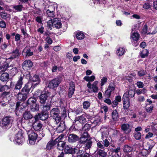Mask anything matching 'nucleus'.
<instances>
[{"mask_svg":"<svg viewBox=\"0 0 157 157\" xmlns=\"http://www.w3.org/2000/svg\"><path fill=\"white\" fill-rule=\"evenodd\" d=\"M88 135V133L86 132L84 133L83 136L80 138L79 142L81 144H85L84 148L85 150H87L90 148L92 145V141L88 140V137L86 136Z\"/></svg>","mask_w":157,"mask_h":157,"instance_id":"nucleus-1","label":"nucleus"},{"mask_svg":"<svg viewBox=\"0 0 157 157\" xmlns=\"http://www.w3.org/2000/svg\"><path fill=\"white\" fill-rule=\"evenodd\" d=\"M29 129L27 128L26 131L29 137V143L33 145L35 144L38 135L33 130Z\"/></svg>","mask_w":157,"mask_h":157,"instance_id":"nucleus-2","label":"nucleus"},{"mask_svg":"<svg viewBox=\"0 0 157 157\" xmlns=\"http://www.w3.org/2000/svg\"><path fill=\"white\" fill-rule=\"evenodd\" d=\"M13 121V118L11 117L7 116L2 119L0 125L3 128H9L11 123Z\"/></svg>","mask_w":157,"mask_h":157,"instance_id":"nucleus-3","label":"nucleus"},{"mask_svg":"<svg viewBox=\"0 0 157 157\" xmlns=\"http://www.w3.org/2000/svg\"><path fill=\"white\" fill-rule=\"evenodd\" d=\"M24 140V138L23 136V132L22 131L19 130L16 135L13 142L16 144H21L23 143Z\"/></svg>","mask_w":157,"mask_h":157,"instance_id":"nucleus-4","label":"nucleus"},{"mask_svg":"<svg viewBox=\"0 0 157 157\" xmlns=\"http://www.w3.org/2000/svg\"><path fill=\"white\" fill-rule=\"evenodd\" d=\"M154 145V143L151 141L147 143L144 147V149L142 151V153L144 156H146L151 151L152 148Z\"/></svg>","mask_w":157,"mask_h":157,"instance_id":"nucleus-5","label":"nucleus"},{"mask_svg":"<svg viewBox=\"0 0 157 157\" xmlns=\"http://www.w3.org/2000/svg\"><path fill=\"white\" fill-rule=\"evenodd\" d=\"M98 83V82L97 81L94 82L91 85V83L89 82L87 85L88 87L87 90L89 93H97L98 91V87L97 86V85Z\"/></svg>","mask_w":157,"mask_h":157,"instance_id":"nucleus-6","label":"nucleus"},{"mask_svg":"<svg viewBox=\"0 0 157 157\" xmlns=\"http://www.w3.org/2000/svg\"><path fill=\"white\" fill-rule=\"evenodd\" d=\"M5 59L2 58L0 56V64L1 66L0 67V74H1L2 72L5 71L8 68H10L9 64L8 63L6 62Z\"/></svg>","mask_w":157,"mask_h":157,"instance_id":"nucleus-7","label":"nucleus"},{"mask_svg":"<svg viewBox=\"0 0 157 157\" xmlns=\"http://www.w3.org/2000/svg\"><path fill=\"white\" fill-rule=\"evenodd\" d=\"M92 117L87 114H84L78 117L77 118V121H79L80 123L83 124L86 122V119H90Z\"/></svg>","mask_w":157,"mask_h":157,"instance_id":"nucleus-8","label":"nucleus"},{"mask_svg":"<svg viewBox=\"0 0 157 157\" xmlns=\"http://www.w3.org/2000/svg\"><path fill=\"white\" fill-rule=\"evenodd\" d=\"M60 82L59 78H56L49 82L48 86L50 88L53 89L58 87Z\"/></svg>","mask_w":157,"mask_h":157,"instance_id":"nucleus-9","label":"nucleus"},{"mask_svg":"<svg viewBox=\"0 0 157 157\" xmlns=\"http://www.w3.org/2000/svg\"><path fill=\"white\" fill-rule=\"evenodd\" d=\"M33 65V63L30 60H27L23 62L22 66L24 69L29 70L32 68Z\"/></svg>","mask_w":157,"mask_h":157,"instance_id":"nucleus-10","label":"nucleus"},{"mask_svg":"<svg viewBox=\"0 0 157 157\" xmlns=\"http://www.w3.org/2000/svg\"><path fill=\"white\" fill-rule=\"evenodd\" d=\"M61 137V136H58V137L55 140H51L49 141L47 144L46 149L48 150H50L52 149L54 146L57 144V142L59 141V139H60V138H62Z\"/></svg>","mask_w":157,"mask_h":157,"instance_id":"nucleus-11","label":"nucleus"},{"mask_svg":"<svg viewBox=\"0 0 157 157\" xmlns=\"http://www.w3.org/2000/svg\"><path fill=\"white\" fill-rule=\"evenodd\" d=\"M75 90V84L73 82H71L69 85L68 96L71 98L74 93Z\"/></svg>","mask_w":157,"mask_h":157,"instance_id":"nucleus-12","label":"nucleus"},{"mask_svg":"<svg viewBox=\"0 0 157 157\" xmlns=\"http://www.w3.org/2000/svg\"><path fill=\"white\" fill-rule=\"evenodd\" d=\"M127 96V94H124L123 97V107L124 109H127L130 106L129 98Z\"/></svg>","mask_w":157,"mask_h":157,"instance_id":"nucleus-13","label":"nucleus"},{"mask_svg":"<svg viewBox=\"0 0 157 157\" xmlns=\"http://www.w3.org/2000/svg\"><path fill=\"white\" fill-rule=\"evenodd\" d=\"M121 129L124 133L127 134L131 132L132 128L128 124L126 123L122 125Z\"/></svg>","mask_w":157,"mask_h":157,"instance_id":"nucleus-14","label":"nucleus"},{"mask_svg":"<svg viewBox=\"0 0 157 157\" xmlns=\"http://www.w3.org/2000/svg\"><path fill=\"white\" fill-rule=\"evenodd\" d=\"M59 136H61L62 138L59 139V141L57 142V148L58 149L60 150H63L64 147L65 146V143L64 142L61 141V140L63 139V137L64 136L63 135H61Z\"/></svg>","mask_w":157,"mask_h":157,"instance_id":"nucleus-15","label":"nucleus"},{"mask_svg":"<svg viewBox=\"0 0 157 157\" xmlns=\"http://www.w3.org/2000/svg\"><path fill=\"white\" fill-rule=\"evenodd\" d=\"M64 151L67 154H73L77 153L78 151V149L75 148L73 149L68 146L67 145L65 146Z\"/></svg>","mask_w":157,"mask_h":157,"instance_id":"nucleus-16","label":"nucleus"},{"mask_svg":"<svg viewBox=\"0 0 157 157\" xmlns=\"http://www.w3.org/2000/svg\"><path fill=\"white\" fill-rule=\"evenodd\" d=\"M33 86L30 82H28L27 84H25L24 87L22 89V92H24L28 95L29 94L31 88Z\"/></svg>","mask_w":157,"mask_h":157,"instance_id":"nucleus-17","label":"nucleus"},{"mask_svg":"<svg viewBox=\"0 0 157 157\" xmlns=\"http://www.w3.org/2000/svg\"><path fill=\"white\" fill-rule=\"evenodd\" d=\"M50 113L51 117H55L60 114V111L57 108H54L50 110Z\"/></svg>","mask_w":157,"mask_h":157,"instance_id":"nucleus-18","label":"nucleus"},{"mask_svg":"<svg viewBox=\"0 0 157 157\" xmlns=\"http://www.w3.org/2000/svg\"><path fill=\"white\" fill-rule=\"evenodd\" d=\"M40 79L37 75H35L33 77L32 80H30L29 82H31L32 85L35 86V85L39 84L40 82Z\"/></svg>","mask_w":157,"mask_h":157,"instance_id":"nucleus-19","label":"nucleus"},{"mask_svg":"<svg viewBox=\"0 0 157 157\" xmlns=\"http://www.w3.org/2000/svg\"><path fill=\"white\" fill-rule=\"evenodd\" d=\"M53 26L59 29L62 27L61 21L58 18H55L53 19Z\"/></svg>","mask_w":157,"mask_h":157,"instance_id":"nucleus-20","label":"nucleus"},{"mask_svg":"<svg viewBox=\"0 0 157 157\" xmlns=\"http://www.w3.org/2000/svg\"><path fill=\"white\" fill-rule=\"evenodd\" d=\"M20 55L19 49L17 48L15 50H13L11 53V55L10 59H14L18 58Z\"/></svg>","mask_w":157,"mask_h":157,"instance_id":"nucleus-21","label":"nucleus"},{"mask_svg":"<svg viewBox=\"0 0 157 157\" xmlns=\"http://www.w3.org/2000/svg\"><path fill=\"white\" fill-rule=\"evenodd\" d=\"M48 92H47L42 93L40 96V102L41 104L44 103L46 101L48 97Z\"/></svg>","mask_w":157,"mask_h":157,"instance_id":"nucleus-22","label":"nucleus"},{"mask_svg":"<svg viewBox=\"0 0 157 157\" xmlns=\"http://www.w3.org/2000/svg\"><path fill=\"white\" fill-rule=\"evenodd\" d=\"M48 112L45 111H42L41 113H39L37 116V117L41 120H45L48 117Z\"/></svg>","mask_w":157,"mask_h":157,"instance_id":"nucleus-23","label":"nucleus"},{"mask_svg":"<svg viewBox=\"0 0 157 157\" xmlns=\"http://www.w3.org/2000/svg\"><path fill=\"white\" fill-rule=\"evenodd\" d=\"M140 36V34L137 32H132L130 38L132 41H137L139 40Z\"/></svg>","mask_w":157,"mask_h":157,"instance_id":"nucleus-24","label":"nucleus"},{"mask_svg":"<svg viewBox=\"0 0 157 157\" xmlns=\"http://www.w3.org/2000/svg\"><path fill=\"white\" fill-rule=\"evenodd\" d=\"M42 127V124L38 122L35 121L33 124V127L36 131L40 130Z\"/></svg>","mask_w":157,"mask_h":157,"instance_id":"nucleus-25","label":"nucleus"},{"mask_svg":"<svg viewBox=\"0 0 157 157\" xmlns=\"http://www.w3.org/2000/svg\"><path fill=\"white\" fill-rule=\"evenodd\" d=\"M78 138L77 136L74 134H70L68 136V141L70 143H74L77 141Z\"/></svg>","mask_w":157,"mask_h":157,"instance_id":"nucleus-26","label":"nucleus"},{"mask_svg":"<svg viewBox=\"0 0 157 157\" xmlns=\"http://www.w3.org/2000/svg\"><path fill=\"white\" fill-rule=\"evenodd\" d=\"M27 95L24 92H19L17 95V98L20 101H25L27 98Z\"/></svg>","mask_w":157,"mask_h":157,"instance_id":"nucleus-27","label":"nucleus"},{"mask_svg":"<svg viewBox=\"0 0 157 157\" xmlns=\"http://www.w3.org/2000/svg\"><path fill=\"white\" fill-rule=\"evenodd\" d=\"M22 79L23 78L22 77H21L19 79L15 85V87L14 90V91L17 90H20L23 84Z\"/></svg>","mask_w":157,"mask_h":157,"instance_id":"nucleus-28","label":"nucleus"},{"mask_svg":"<svg viewBox=\"0 0 157 157\" xmlns=\"http://www.w3.org/2000/svg\"><path fill=\"white\" fill-rule=\"evenodd\" d=\"M9 78V75L7 73L2 74L0 76L1 80L3 82L7 81Z\"/></svg>","mask_w":157,"mask_h":157,"instance_id":"nucleus-29","label":"nucleus"},{"mask_svg":"<svg viewBox=\"0 0 157 157\" xmlns=\"http://www.w3.org/2000/svg\"><path fill=\"white\" fill-rule=\"evenodd\" d=\"M2 18L7 20H9L10 18V15L4 12H2L0 13Z\"/></svg>","mask_w":157,"mask_h":157,"instance_id":"nucleus-30","label":"nucleus"},{"mask_svg":"<svg viewBox=\"0 0 157 157\" xmlns=\"http://www.w3.org/2000/svg\"><path fill=\"white\" fill-rule=\"evenodd\" d=\"M116 53L118 56H121L125 53V49L120 47L118 48L116 51Z\"/></svg>","mask_w":157,"mask_h":157,"instance_id":"nucleus-31","label":"nucleus"},{"mask_svg":"<svg viewBox=\"0 0 157 157\" xmlns=\"http://www.w3.org/2000/svg\"><path fill=\"white\" fill-rule=\"evenodd\" d=\"M112 117L114 121L117 120L119 118V115L117 113V111L115 109L112 113Z\"/></svg>","mask_w":157,"mask_h":157,"instance_id":"nucleus-32","label":"nucleus"},{"mask_svg":"<svg viewBox=\"0 0 157 157\" xmlns=\"http://www.w3.org/2000/svg\"><path fill=\"white\" fill-rule=\"evenodd\" d=\"M124 94H127V97L128 98V97H133L134 96L135 93L134 90L130 89L128 92H126Z\"/></svg>","mask_w":157,"mask_h":157,"instance_id":"nucleus-33","label":"nucleus"},{"mask_svg":"<svg viewBox=\"0 0 157 157\" xmlns=\"http://www.w3.org/2000/svg\"><path fill=\"white\" fill-rule=\"evenodd\" d=\"M43 104V111H46L49 110L50 109L51 105L49 103H45V102Z\"/></svg>","mask_w":157,"mask_h":157,"instance_id":"nucleus-34","label":"nucleus"},{"mask_svg":"<svg viewBox=\"0 0 157 157\" xmlns=\"http://www.w3.org/2000/svg\"><path fill=\"white\" fill-rule=\"evenodd\" d=\"M30 109L32 112L37 111L39 110V105L37 104H33L31 106Z\"/></svg>","mask_w":157,"mask_h":157,"instance_id":"nucleus-35","label":"nucleus"},{"mask_svg":"<svg viewBox=\"0 0 157 157\" xmlns=\"http://www.w3.org/2000/svg\"><path fill=\"white\" fill-rule=\"evenodd\" d=\"M152 2L150 0L147 1L144 4L143 8L145 9H148L151 7Z\"/></svg>","mask_w":157,"mask_h":157,"instance_id":"nucleus-36","label":"nucleus"},{"mask_svg":"<svg viewBox=\"0 0 157 157\" xmlns=\"http://www.w3.org/2000/svg\"><path fill=\"white\" fill-rule=\"evenodd\" d=\"M25 53V54L26 56H31L33 55V52H30V49L25 48L23 50L22 52V54Z\"/></svg>","mask_w":157,"mask_h":157,"instance_id":"nucleus-37","label":"nucleus"},{"mask_svg":"<svg viewBox=\"0 0 157 157\" xmlns=\"http://www.w3.org/2000/svg\"><path fill=\"white\" fill-rule=\"evenodd\" d=\"M32 117V115L29 112H25L23 114V117L25 120H28Z\"/></svg>","mask_w":157,"mask_h":157,"instance_id":"nucleus-38","label":"nucleus"},{"mask_svg":"<svg viewBox=\"0 0 157 157\" xmlns=\"http://www.w3.org/2000/svg\"><path fill=\"white\" fill-rule=\"evenodd\" d=\"M149 53L147 49H144L140 53L141 57L142 58H144L147 57Z\"/></svg>","mask_w":157,"mask_h":157,"instance_id":"nucleus-39","label":"nucleus"},{"mask_svg":"<svg viewBox=\"0 0 157 157\" xmlns=\"http://www.w3.org/2000/svg\"><path fill=\"white\" fill-rule=\"evenodd\" d=\"M154 108V106L153 105L149 106V104H146L145 110L147 113H150L152 112Z\"/></svg>","mask_w":157,"mask_h":157,"instance_id":"nucleus-40","label":"nucleus"},{"mask_svg":"<svg viewBox=\"0 0 157 157\" xmlns=\"http://www.w3.org/2000/svg\"><path fill=\"white\" fill-rule=\"evenodd\" d=\"M90 105V103L88 101H85L82 103L83 107L85 109H89Z\"/></svg>","mask_w":157,"mask_h":157,"instance_id":"nucleus-41","label":"nucleus"},{"mask_svg":"<svg viewBox=\"0 0 157 157\" xmlns=\"http://www.w3.org/2000/svg\"><path fill=\"white\" fill-rule=\"evenodd\" d=\"M84 35L81 32H78L76 35V37L78 40H82L84 38Z\"/></svg>","mask_w":157,"mask_h":157,"instance_id":"nucleus-42","label":"nucleus"},{"mask_svg":"<svg viewBox=\"0 0 157 157\" xmlns=\"http://www.w3.org/2000/svg\"><path fill=\"white\" fill-rule=\"evenodd\" d=\"M95 79V76L92 75L90 77L89 76H85L84 79L87 82H92Z\"/></svg>","mask_w":157,"mask_h":157,"instance_id":"nucleus-43","label":"nucleus"},{"mask_svg":"<svg viewBox=\"0 0 157 157\" xmlns=\"http://www.w3.org/2000/svg\"><path fill=\"white\" fill-rule=\"evenodd\" d=\"M98 153L100 156L102 157H107V153L102 150H98Z\"/></svg>","mask_w":157,"mask_h":157,"instance_id":"nucleus-44","label":"nucleus"},{"mask_svg":"<svg viewBox=\"0 0 157 157\" xmlns=\"http://www.w3.org/2000/svg\"><path fill=\"white\" fill-rule=\"evenodd\" d=\"M123 150L124 152H129L132 151V147L129 146L128 145H125L124 146Z\"/></svg>","mask_w":157,"mask_h":157,"instance_id":"nucleus-45","label":"nucleus"},{"mask_svg":"<svg viewBox=\"0 0 157 157\" xmlns=\"http://www.w3.org/2000/svg\"><path fill=\"white\" fill-rule=\"evenodd\" d=\"M36 100L35 98H30L28 100L27 103L29 104H35L36 102Z\"/></svg>","mask_w":157,"mask_h":157,"instance_id":"nucleus-46","label":"nucleus"},{"mask_svg":"<svg viewBox=\"0 0 157 157\" xmlns=\"http://www.w3.org/2000/svg\"><path fill=\"white\" fill-rule=\"evenodd\" d=\"M23 6L21 5H16L13 6V8L17 12H20L22 11Z\"/></svg>","mask_w":157,"mask_h":157,"instance_id":"nucleus-47","label":"nucleus"},{"mask_svg":"<svg viewBox=\"0 0 157 157\" xmlns=\"http://www.w3.org/2000/svg\"><path fill=\"white\" fill-rule=\"evenodd\" d=\"M46 13L47 15V16L53 18L54 17V15L53 13V11H51L49 10H48L46 11Z\"/></svg>","mask_w":157,"mask_h":157,"instance_id":"nucleus-48","label":"nucleus"},{"mask_svg":"<svg viewBox=\"0 0 157 157\" xmlns=\"http://www.w3.org/2000/svg\"><path fill=\"white\" fill-rule=\"evenodd\" d=\"M147 92V90L145 88L142 89H138L136 91V93L138 95L141 94H144Z\"/></svg>","mask_w":157,"mask_h":157,"instance_id":"nucleus-49","label":"nucleus"},{"mask_svg":"<svg viewBox=\"0 0 157 157\" xmlns=\"http://www.w3.org/2000/svg\"><path fill=\"white\" fill-rule=\"evenodd\" d=\"M63 124H62V125ZM64 129V127L63 126H61V124H59L57 127L56 130L58 132H63Z\"/></svg>","mask_w":157,"mask_h":157,"instance_id":"nucleus-50","label":"nucleus"},{"mask_svg":"<svg viewBox=\"0 0 157 157\" xmlns=\"http://www.w3.org/2000/svg\"><path fill=\"white\" fill-rule=\"evenodd\" d=\"M9 89V87L7 85L2 86L0 84V92Z\"/></svg>","mask_w":157,"mask_h":157,"instance_id":"nucleus-51","label":"nucleus"},{"mask_svg":"<svg viewBox=\"0 0 157 157\" xmlns=\"http://www.w3.org/2000/svg\"><path fill=\"white\" fill-rule=\"evenodd\" d=\"M134 137L137 140H140L141 138V134L140 132H135Z\"/></svg>","mask_w":157,"mask_h":157,"instance_id":"nucleus-52","label":"nucleus"},{"mask_svg":"<svg viewBox=\"0 0 157 157\" xmlns=\"http://www.w3.org/2000/svg\"><path fill=\"white\" fill-rule=\"evenodd\" d=\"M107 89L109 90V91H110V92H112L115 90V86L113 84L110 83L108 86Z\"/></svg>","mask_w":157,"mask_h":157,"instance_id":"nucleus-53","label":"nucleus"},{"mask_svg":"<svg viewBox=\"0 0 157 157\" xmlns=\"http://www.w3.org/2000/svg\"><path fill=\"white\" fill-rule=\"evenodd\" d=\"M43 18L42 16H37L35 18L36 21L40 24H42V20Z\"/></svg>","mask_w":157,"mask_h":157,"instance_id":"nucleus-54","label":"nucleus"},{"mask_svg":"<svg viewBox=\"0 0 157 157\" xmlns=\"http://www.w3.org/2000/svg\"><path fill=\"white\" fill-rule=\"evenodd\" d=\"M52 118L55 120V121L57 124L61 120V117L60 115H58L57 116H55V117H53Z\"/></svg>","mask_w":157,"mask_h":157,"instance_id":"nucleus-55","label":"nucleus"},{"mask_svg":"<svg viewBox=\"0 0 157 157\" xmlns=\"http://www.w3.org/2000/svg\"><path fill=\"white\" fill-rule=\"evenodd\" d=\"M107 78L106 77H103L101 80V86H102L107 82Z\"/></svg>","mask_w":157,"mask_h":157,"instance_id":"nucleus-56","label":"nucleus"},{"mask_svg":"<svg viewBox=\"0 0 157 157\" xmlns=\"http://www.w3.org/2000/svg\"><path fill=\"white\" fill-rule=\"evenodd\" d=\"M147 25L145 24L142 30V33L143 34H145L147 32Z\"/></svg>","mask_w":157,"mask_h":157,"instance_id":"nucleus-57","label":"nucleus"},{"mask_svg":"<svg viewBox=\"0 0 157 157\" xmlns=\"http://www.w3.org/2000/svg\"><path fill=\"white\" fill-rule=\"evenodd\" d=\"M107 136L108 132L107 131H106L105 132H102L101 137L103 140H104V139H105V138L107 139Z\"/></svg>","mask_w":157,"mask_h":157,"instance_id":"nucleus-58","label":"nucleus"},{"mask_svg":"<svg viewBox=\"0 0 157 157\" xmlns=\"http://www.w3.org/2000/svg\"><path fill=\"white\" fill-rule=\"evenodd\" d=\"M53 20H49L47 22V26L50 29H51L52 26H53Z\"/></svg>","mask_w":157,"mask_h":157,"instance_id":"nucleus-59","label":"nucleus"},{"mask_svg":"<svg viewBox=\"0 0 157 157\" xmlns=\"http://www.w3.org/2000/svg\"><path fill=\"white\" fill-rule=\"evenodd\" d=\"M58 102L59 104V107L61 108H64L65 107V105L63 102V100L61 99L58 100Z\"/></svg>","mask_w":157,"mask_h":157,"instance_id":"nucleus-60","label":"nucleus"},{"mask_svg":"<svg viewBox=\"0 0 157 157\" xmlns=\"http://www.w3.org/2000/svg\"><path fill=\"white\" fill-rule=\"evenodd\" d=\"M90 128V124H86L84 125L83 129L85 131H86L89 130Z\"/></svg>","mask_w":157,"mask_h":157,"instance_id":"nucleus-61","label":"nucleus"},{"mask_svg":"<svg viewBox=\"0 0 157 157\" xmlns=\"http://www.w3.org/2000/svg\"><path fill=\"white\" fill-rule=\"evenodd\" d=\"M6 26V24L5 21H0V27L5 28Z\"/></svg>","mask_w":157,"mask_h":157,"instance_id":"nucleus-62","label":"nucleus"},{"mask_svg":"<svg viewBox=\"0 0 157 157\" xmlns=\"http://www.w3.org/2000/svg\"><path fill=\"white\" fill-rule=\"evenodd\" d=\"M111 93L110 91H109V90L107 89V90L105 91V95L106 97L109 98L110 96Z\"/></svg>","mask_w":157,"mask_h":157,"instance_id":"nucleus-63","label":"nucleus"},{"mask_svg":"<svg viewBox=\"0 0 157 157\" xmlns=\"http://www.w3.org/2000/svg\"><path fill=\"white\" fill-rule=\"evenodd\" d=\"M145 74V72L144 70H141L138 72V75L140 77L143 76Z\"/></svg>","mask_w":157,"mask_h":157,"instance_id":"nucleus-64","label":"nucleus"}]
</instances>
